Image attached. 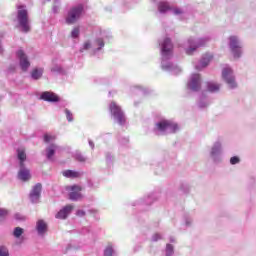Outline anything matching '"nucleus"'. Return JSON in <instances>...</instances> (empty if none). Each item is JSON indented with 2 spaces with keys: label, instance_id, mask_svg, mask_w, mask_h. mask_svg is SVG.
I'll list each match as a JSON object with an SVG mask.
<instances>
[{
  "label": "nucleus",
  "instance_id": "nucleus-1",
  "mask_svg": "<svg viewBox=\"0 0 256 256\" xmlns=\"http://www.w3.org/2000/svg\"><path fill=\"white\" fill-rule=\"evenodd\" d=\"M159 45L163 71H168L172 75H179L181 69L171 62V59H173V42H171V38L166 37L163 40H159Z\"/></svg>",
  "mask_w": 256,
  "mask_h": 256
},
{
  "label": "nucleus",
  "instance_id": "nucleus-2",
  "mask_svg": "<svg viewBox=\"0 0 256 256\" xmlns=\"http://www.w3.org/2000/svg\"><path fill=\"white\" fill-rule=\"evenodd\" d=\"M181 129L179 124L172 120L162 119L156 122L153 133L154 135L163 136V135H171L173 133H177Z\"/></svg>",
  "mask_w": 256,
  "mask_h": 256
},
{
  "label": "nucleus",
  "instance_id": "nucleus-3",
  "mask_svg": "<svg viewBox=\"0 0 256 256\" xmlns=\"http://www.w3.org/2000/svg\"><path fill=\"white\" fill-rule=\"evenodd\" d=\"M83 15H85V4L79 3L73 5L67 11L65 22L67 25H75Z\"/></svg>",
  "mask_w": 256,
  "mask_h": 256
},
{
  "label": "nucleus",
  "instance_id": "nucleus-4",
  "mask_svg": "<svg viewBox=\"0 0 256 256\" xmlns=\"http://www.w3.org/2000/svg\"><path fill=\"white\" fill-rule=\"evenodd\" d=\"M109 111L114 123H118V125L124 127L127 123V116L125 115L123 108H121V106L116 102H111L109 105Z\"/></svg>",
  "mask_w": 256,
  "mask_h": 256
},
{
  "label": "nucleus",
  "instance_id": "nucleus-5",
  "mask_svg": "<svg viewBox=\"0 0 256 256\" xmlns=\"http://www.w3.org/2000/svg\"><path fill=\"white\" fill-rule=\"evenodd\" d=\"M211 38L209 36L202 37V38H189L184 46L186 55H193L194 51H197L199 47H205L207 43H209Z\"/></svg>",
  "mask_w": 256,
  "mask_h": 256
},
{
  "label": "nucleus",
  "instance_id": "nucleus-6",
  "mask_svg": "<svg viewBox=\"0 0 256 256\" xmlns=\"http://www.w3.org/2000/svg\"><path fill=\"white\" fill-rule=\"evenodd\" d=\"M228 47L234 59H241L243 55V41L239 36L232 35L228 38Z\"/></svg>",
  "mask_w": 256,
  "mask_h": 256
},
{
  "label": "nucleus",
  "instance_id": "nucleus-7",
  "mask_svg": "<svg viewBox=\"0 0 256 256\" xmlns=\"http://www.w3.org/2000/svg\"><path fill=\"white\" fill-rule=\"evenodd\" d=\"M17 21L23 33H29L31 31V26H29V12L23 6H18Z\"/></svg>",
  "mask_w": 256,
  "mask_h": 256
},
{
  "label": "nucleus",
  "instance_id": "nucleus-8",
  "mask_svg": "<svg viewBox=\"0 0 256 256\" xmlns=\"http://www.w3.org/2000/svg\"><path fill=\"white\" fill-rule=\"evenodd\" d=\"M222 79L228 85V89H237V80L235 79V72L229 66L222 69Z\"/></svg>",
  "mask_w": 256,
  "mask_h": 256
},
{
  "label": "nucleus",
  "instance_id": "nucleus-9",
  "mask_svg": "<svg viewBox=\"0 0 256 256\" xmlns=\"http://www.w3.org/2000/svg\"><path fill=\"white\" fill-rule=\"evenodd\" d=\"M210 159L213 163L219 164L223 161V143L221 140L214 142L210 149Z\"/></svg>",
  "mask_w": 256,
  "mask_h": 256
},
{
  "label": "nucleus",
  "instance_id": "nucleus-10",
  "mask_svg": "<svg viewBox=\"0 0 256 256\" xmlns=\"http://www.w3.org/2000/svg\"><path fill=\"white\" fill-rule=\"evenodd\" d=\"M201 75L194 73L190 76L187 82V89L189 91H193L194 93H197V91H201Z\"/></svg>",
  "mask_w": 256,
  "mask_h": 256
},
{
  "label": "nucleus",
  "instance_id": "nucleus-11",
  "mask_svg": "<svg viewBox=\"0 0 256 256\" xmlns=\"http://www.w3.org/2000/svg\"><path fill=\"white\" fill-rule=\"evenodd\" d=\"M16 57L19 59V66L22 71H29V67H31V62H29V58L27 54L23 50H18L16 52Z\"/></svg>",
  "mask_w": 256,
  "mask_h": 256
},
{
  "label": "nucleus",
  "instance_id": "nucleus-12",
  "mask_svg": "<svg viewBox=\"0 0 256 256\" xmlns=\"http://www.w3.org/2000/svg\"><path fill=\"white\" fill-rule=\"evenodd\" d=\"M41 191H43V186L41 183H37L32 187V190L29 194L31 203H39V200L41 199Z\"/></svg>",
  "mask_w": 256,
  "mask_h": 256
},
{
  "label": "nucleus",
  "instance_id": "nucleus-13",
  "mask_svg": "<svg viewBox=\"0 0 256 256\" xmlns=\"http://www.w3.org/2000/svg\"><path fill=\"white\" fill-rule=\"evenodd\" d=\"M40 99H42V101H47L48 103H58L59 96L54 92L45 91L41 93Z\"/></svg>",
  "mask_w": 256,
  "mask_h": 256
},
{
  "label": "nucleus",
  "instance_id": "nucleus-14",
  "mask_svg": "<svg viewBox=\"0 0 256 256\" xmlns=\"http://www.w3.org/2000/svg\"><path fill=\"white\" fill-rule=\"evenodd\" d=\"M109 37H111V35H102V38H97L94 43H93V47H97L93 49V54L97 55L98 51H101V49L103 47H105V39H109Z\"/></svg>",
  "mask_w": 256,
  "mask_h": 256
},
{
  "label": "nucleus",
  "instance_id": "nucleus-15",
  "mask_svg": "<svg viewBox=\"0 0 256 256\" xmlns=\"http://www.w3.org/2000/svg\"><path fill=\"white\" fill-rule=\"evenodd\" d=\"M19 167L18 179H20V181H29V179H31V171L23 164H21Z\"/></svg>",
  "mask_w": 256,
  "mask_h": 256
},
{
  "label": "nucleus",
  "instance_id": "nucleus-16",
  "mask_svg": "<svg viewBox=\"0 0 256 256\" xmlns=\"http://www.w3.org/2000/svg\"><path fill=\"white\" fill-rule=\"evenodd\" d=\"M211 59H213V55L205 54L200 60V62L197 65H195V69L197 71H201V69H205V67H207V65L211 63Z\"/></svg>",
  "mask_w": 256,
  "mask_h": 256
},
{
  "label": "nucleus",
  "instance_id": "nucleus-17",
  "mask_svg": "<svg viewBox=\"0 0 256 256\" xmlns=\"http://www.w3.org/2000/svg\"><path fill=\"white\" fill-rule=\"evenodd\" d=\"M59 147L57 146V144H50L46 150V159L48 161H55V159H53V157L55 156V151H58Z\"/></svg>",
  "mask_w": 256,
  "mask_h": 256
},
{
  "label": "nucleus",
  "instance_id": "nucleus-18",
  "mask_svg": "<svg viewBox=\"0 0 256 256\" xmlns=\"http://www.w3.org/2000/svg\"><path fill=\"white\" fill-rule=\"evenodd\" d=\"M73 211V206L67 205L63 207L57 214L56 219H65L69 217L70 213Z\"/></svg>",
  "mask_w": 256,
  "mask_h": 256
},
{
  "label": "nucleus",
  "instance_id": "nucleus-19",
  "mask_svg": "<svg viewBox=\"0 0 256 256\" xmlns=\"http://www.w3.org/2000/svg\"><path fill=\"white\" fill-rule=\"evenodd\" d=\"M77 190H79V187H77V186L71 187L72 192L69 193L70 201H79V200L83 199V196L79 192H77Z\"/></svg>",
  "mask_w": 256,
  "mask_h": 256
},
{
  "label": "nucleus",
  "instance_id": "nucleus-20",
  "mask_svg": "<svg viewBox=\"0 0 256 256\" xmlns=\"http://www.w3.org/2000/svg\"><path fill=\"white\" fill-rule=\"evenodd\" d=\"M206 87L207 90L209 91V93H219L220 89H221V84L217 83V82H207L206 83Z\"/></svg>",
  "mask_w": 256,
  "mask_h": 256
},
{
  "label": "nucleus",
  "instance_id": "nucleus-21",
  "mask_svg": "<svg viewBox=\"0 0 256 256\" xmlns=\"http://www.w3.org/2000/svg\"><path fill=\"white\" fill-rule=\"evenodd\" d=\"M36 231L38 235H45L47 233V223L43 220H38L36 223Z\"/></svg>",
  "mask_w": 256,
  "mask_h": 256
},
{
  "label": "nucleus",
  "instance_id": "nucleus-22",
  "mask_svg": "<svg viewBox=\"0 0 256 256\" xmlns=\"http://www.w3.org/2000/svg\"><path fill=\"white\" fill-rule=\"evenodd\" d=\"M17 159L19 161V166L25 165V161L27 160V154L25 153V149H17Z\"/></svg>",
  "mask_w": 256,
  "mask_h": 256
},
{
  "label": "nucleus",
  "instance_id": "nucleus-23",
  "mask_svg": "<svg viewBox=\"0 0 256 256\" xmlns=\"http://www.w3.org/2000/svg\"><path fill=\"white\" fill-rule=\"evenodd\" d=\"M31 77L34 81H39L43 77V68H35L31 72Z\"/></svg>",
  "mask_w": 256,
  "mask_h": 256
},
{
  "label": "nucleus",
  "instance_id": "nucleus-24",
  "mask_svg": "<svg viewBox=\"0 0 256 256\" xmlns=\"http://www.w3.org/2000/svg\"><path fill=\"white\" fill-rule=\"evenodd\" d=\"M81 173L74 171V170H65L63 172V176L67 177L68 179H77V177H80Z\"/></svg>",
  "mask_w": 256,
  "mask_h": 256
},
{
  "label": "nucleus",
  "instance_id": "nucleus-25",
  "mask_svg": "<svg viewBox=\"0 0 256 256\" xmlns=\"http://www.w3.org/2000/svg\"><path fill=\"white\" fill-rule=\"evenodd\" d=\"M158 11L159 13H166L167 11H171V7L167 2H159L158 4Z\"/></svg>",
  "mask_w": 256,
  "mask_h": 256
},
{
  "label": "nucleus",
  "instance_id": "nucleus-26",
  "mask_svg": "<svg viewBox=\"0 0 256 256\" xmlns=\"http://www.w3.org/2000/svg\"><path fill=\"white\" fill-rule=\"evenodd\" d=\"M198 107L200 109H205L206 107H209V100H207V96H200V99L198 101Z\"/></svg>",
  "mask_w": 256,
  "mask_h": 256
},
{
  "label": "nucleus",
  "instance_id": "nucleus-27",
  "mask_svg": "<svg viewBox=\"0 0 256 256\" xmlns=\"http://www.w3.org/2000/svg\"><path fill=\"white\" fill-rule=\"evenodd\" d=\"M25 233V230L21 227H16L13 230V237H15V239H21L22 235Z\"/></svg>",
  "mask_w": 256,
  "mask_h": 256
},
{
  "label": "nucleus",
  "instance_id": "nucleus-28",
  "mask_svg": "<svg viewBox=\"0 0 256 256\" xmlns=\"http://www.w3.org/2000/svg\"><path fill=\"white\" fill-rule=\"evenodd\" d=\"M72 157H74L76 159V161H79L80 163H85V161H87L85 156H83V154H81V152H79V151L74 152L72 154Z\"/></svg>",
  "mask_w": 256,
  "mask_h": 256
},
{
  "label": "nucleus",
  "instance_id": "nucleus-29",
  "mask_svg": "<svg viewBox=\"0 0 256 256\" xmlns=\"http://www.w3.org/2000/svg\"><path fill=\"white\" fill-rule=\"evenodd\" d=\"M155 194H150L146 198L143 199L142 205H151L153 201H155Z\"/></svg>",
  "mask_w": 256,
  "mask_h": 256
},
{
  "label": "nucleus",
  "instance_id": "nucleus-30",
  "mask_svg": "<svg viewBox=\"0 0 256 256\" xmlns=\"http://www.w3.org/2000/svg\"><path fill=\"white\" fill-rule=\"evenodd\" d=\"M8 215H9V210L0 208V223H3V221L7 219Z\"/></svg>",
  "mask_w": 256,
  "mask_h": 256
},
{
  "label": "nucleus",
  "instance_id": "nucleus-31",
  "mask_svg": "<svg viewBox=\"0 0 256 256\" xmlns=\"http://www.w3.org/2000/svg\"><path fill=\"white\" fill-rule=\"evenodd\" d=\"M51 71H52V73H56L58 75H61V74H63V67H61L60 65H54L51 68Z\"/></svg>",
  "mask_w": 256,
  "mask_h": 256
},
{
  "label": "nucleus",
  "instance_id": "nucleus-32",
  "mask_svg": "<svg viewBox=\"0 0 256 256\" xmlns=\"http://www.w3.org/2000/svg\"><path fill=\"white\" fill-rule=\"evenodd\" d=\"M113 245L109 244L104 250V256H113Z\"/></svg>",
  "mask_w": 256,
  "mask_h": 256
},
{
  "label": "nucleus",
  "instance_id": "nucleus-33",
  "mask_svg": "<svg viewBox=\"0 0 256 256\" xmlns=\"http://www.w3.org/2000/svg\"><path fill=\"white\" fill-rule=\"evenodd\" d=\"M0 256H9V248L7 246H0Z\"/></svg>",
  "mask_w": 256,
  "mask_h": 256
},
{
  "label": "nucleus",
  "instance_id": "nucleus-34",
  "mask_svg": "<svg viewBox=\"0 0 256 256\" xmlns=\"http://www.w3.org/2000/svg\"><path fill=\"white\" fill-rule=\"evenodd\" d=\"M64 113L66 115L67 121H69V123H71L73 121V113H71L69 109H65Z\"/></svg>",
  "mask_w": 256,
  "mask_h": 256
},
{
  "label": "nucleus",
  "instance_id": "nucleus-35",
  "mask_svg": "<svg viewBox=\"0 0 256 256\" xmlns=\"http://www.w3.org/2000/svg\"><path fill=\"white\" fill-rule=\"evenodd\" d=\"M79 33H80V30H79V27H76L72 30L71 32V37L73 39H77V37H79Z\"/></svg>",
  "mask_w": 256,
  "mask_h": 256
},
{
  "label": "nucleus",
  "instance_id": "nucleus-36",
  "mask_svg": "<svg viewBox=\"0 0 256 256\" xmlns=\"http://www.w3.org/2000/svg\"><path fill=\"white\" fill-rule=\"evenodd\" d=\"M89 49H91V42H85L83 47L80 48V53H83V51H87Z\"/></svg>",
  "mask_w": 256,
  "mask_h": 256
},
{
  "label": "nucleus",
  "instance_id": "nucleus-37",
  "mask_svg": "<svg viewBox=\"0 0 256 256\" xmlns=\"http://www.w3.org/2000/svg\"><path fill=\"white\" fill-rule=\"evenodd\" d=\"M45 143H51V141H55V136H51L49 134L44 135Z\"/></svg>",
  "mask_w": 256,
  "mask_h": 256
},
{
  "label": "nucleus",
  "instance_id": "nucleus-38",
  "mask_svg": "<svg viewBox=\"0 0 256 256\" xmlns=\"http://www.w3.org/2000/svg\"><path fill=\"white\" fill-rule=\"evenodd\" d=\"M241 159H239L238 156H234L230 158V164L231 165H237L238 163H240Z\"/></svg>",
  "mask_w": 256,
  "mask_h": 256
},
{
  "label": "nucleus",
  "instance_id": "nucleus-39",
  "mask_svg": "<svg viewBox=\"0 0 256 256\" xmlns=\"http://www.w3.org/2000/svg\"><path fill=\"white\" fill-rule=\"evenodd\" d=\"M161 239H163V236H161V234L159 233H156L152 236V241L154 243H157V241H161Z\"/></svg>",
  "mask_w": 256,
  "mask_h": 256
},
{
  "label": "nucleus",
  "instance_id": "nucleus-40",
  "mask_svg": "<svg viewBox=\"0 0 256 256\" xmlns=\"http://www.w3.org/2000/svg\"><path fill=\"white\" fill-rule=\"evenodd\" d=\"M106 163L107 165H111L113 163V156H111V153H106Z\"/></svg>",
  "mask_w": 256,
  "mask_h": 256
},
{
  "label": "nucleus",
  "instance_id": "nucleus-41",
  "mask_svg": "<svg viewBox=\"0 0 256 256\" xmlns=\"http://www.w3.org/2000/svg\"><path fill=\"white\" fill-rule=\"evenodd\" d=\"M192 223H193V218H191L190 216H187L185 218V225H186V227H191Z\"/></svg>",
  "mask_w": 256,
  "mask_h": 256
},
{
  "label": "nucleus",
  "instance_id": "nucleus-42",
  "mask_svg": "<svg viewBox=\"0 0 256 256\" xmlns=\"http://www.w3.org/2000/svg\"><path fill=\"white\" fill-rule=\"evenodd\" d=\"M17 70V64H12L8 67V73H15Z\"/></svg>",
  "mask_w": 256,
  "mask_h": 256
},
{
  "label": "nucleus",
  "instance_id": "nucleus-43",
  "mask_svg": "<svg viewBox=\"0 0 256 256\" xmlns=\"http://www.w3.org/2000/svg\"><path fill=\"white\" fill-rule=\"evenodd\" d=\"M14 219H16V221H25V216H23L20 213L15 214Z\"/></svg>",
  "mask_w": 256,
  "mask_h": 256
},
{
  "label": "nucleus",
  "instance_id": "nucleus-44",
  "mask_svg": "<svg viewBox=\"0 0 256 256\" xmlns=\"http://www.w3.org/2000/svg\"><path fill=\"white\" fill-rule=\"evenodd\" d=\"M119 143H120L121 145H127V143H129V138H127V137H122V138L119 139Z\"/></svg>",
  "mask_w": 256,
  "mask_h": 256
},
{
  "label": "nucleus",
  "instance_id": "nucleus-45",
  "mask_svg": "<svg viewBox=\"0 0 256 256\" xmlns=\"http://www.w3.org/2000/svg\"><path fill=\"white\" fill-rule=\"evenodd\" d=\"M76 215L77 217H85V215H87V212H85L84 210H77Z\"/></svg>",
  "mask_w": 256,
  "mask_h": 256
},
{
  "label": "nucleus",
  "instance_id": "nucleus-46",
  "mask_svg": "<svg viewBox=\"0 0 256 256\" xmlns=\"http://www.w3.org/2000/svg\"><path fill=\"white\" fill-rule=\"evenodd\" d=\"M172 13H174V15H181V13H183V10H181V8H175L172 10Z\"/></svg>",
  "mask_w": 256,
  "mask_h": 256
},
{
  "label": "nucleus",
  "instance_id": "nucleus-47",
  "mask_svg": "<svg viewBox=\"0 0 256 256\" xmlns=\"http://www.w3.org/2000/svg\"><path fill=\"white\" fill-rule=\"evenodd\" d=\"M138 90L140 91V93H142V95H147V93H149V90H147V88L138 87Z\"/></svg>",
  "mask_w": 256,
  "mask_h": 256
},
{
  "label": "nucleus",
  "instance_id": "nucleus-48",
  "mask_svg": "<svg viewBox=\"0 0 256 256\" xmlns=\"http://www.w3.org/2000/svg\"><path fill=\"white\" fill-rule=\"evenodd\" d=\"M90 229L89 228H87V227H84V228H82V230H81V234L82 235H87V233H90Z\"/></svg>",
  "mask_w": 256,
  "mask_h": 256
},
{
  "label": "nucleus",
  "instance_id": "nucleus-49",
  "mask_svg": "<svg viewBox=\"0 0 256 256\" xmlns=\"http://www.w3.org/2000/svg\"><path fill=\"white\" fill-rule=\"evenodd\" d=\"M52 11H53V13H59V5L55 4V5L52 7Z\"/></svg>",
  "mask_w": 256,
  "mask_h": 256
},
{
  "label": "nucleus",
  "instance_id": "nucleus-50",
  "mask_svg": "<svg viewBox=\"0 0 256 256\" xmlns=\"http://www.w3.org/2000/svg\"><path fill=\"white\" fill-rule=\"evenodd\" d=\"M88 143H89V146L91 147V149H95V143H93L92 140H89Z\"/></svg>",
  "mask_w": 256,
  "mask_h": 256
},
{
  "label": "nucleus",
  "instance_id": "nucleus-51",
  "mask_svg": "<svg viewBox=\"0 0 256 256\" xmlns=\"http://www.w3.org/2000/svg\"><path fill=\"white\" fill-rule=\"evenodd\" d=\"M55 5H61V0H54Z\"/></svg>",
  "mask_w": 256,
  "mask_h": 256
},
{
  "label": "nucleus",
  "instance_id": "nucleus-52",
  "mask_svg": "<svg viewBox=\"0 0 256 256\" xmlns=\"http://www.w3.org/2000/svg\"><path fill=\"white\" fill-rule=\"evenodd\" d=\"M170 243H175V239L173 237L169 238Z\"/></svg>",
  "mask_w": 256,
  "mask_h": 256
},
{
  "label": "nucleus",
  "instance_id": "nucleus-53",
  "mask_svg": "<svg viewBox=\"0 0 256 256\" xmlns=\"http://www.w3.org/2000/svg\"><path fill=\"white\" fill-rule=\"evenodd\" d=\"M88 213H90V214L97 213V211H95V210H88Z\"/></svg>",
  "mask_w": 256,
  "mask_h": 256
},
{
  "label": "nucleus",
  "instance_id": "nucleus-54",
  "mask_svg": "<svg viewBox=\"0 0 256 256\" xmlns=\"http://www.w3.org/2000/svg\"><path fill=\"white\" fill-rule=\"evenodd\" d=\"M139 249V247H136V248H134V251H137Z\"/></svg>",
  "mask_w": 256,
  "mask_h": 256
}]
</instances>
